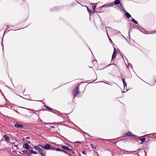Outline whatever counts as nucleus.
Wrapping results in <instances>:
<instances>
[{"instance_id":"f257e3e1","label":"nucleus","mask_w":156,"mask_h":156,"mask_svg":"<svg viewBox=\"0 0 156 156\" xmlns=\"http://www.w3.org/2000/svg\"><path fill=\"white\" fill-rule=\"evenodd\" d=\"M80 84H79L72 91V93L73 95L74 96V98L76 96V95L79 93V86Z\"/></svg>"},{"instance_id":"f03ea898","label":"nucleus","mask_w":156,"mask_h":156,"mask_svg":"<svg viewBox=\"0 0 156 156\" xmlns=\"http://www.w3.org/2000/svg\"><path fill=\"white\" fill-rule=\"evenodd\" d=\"M126 136H132L133 137H137V136L133 134L130 131H128L126 133Z\"/></svg>"},{"instance_id":"7ed1b4c3","label":"nucleus","mask_w":156,"mask_h":156,"mask_svg":"<svg viewBox=\"0 0 156 156\" xmlns=\"http://www.w3.org/2000/svg\"><path fill=\"white\" fill-rule=\"evenodd\" d=\"M43 148H44L47 150H50L51 147V145L50 144H45L43 147Z\"/></svg>"},{"instance_id":"20e7f679","label":"nucleus","mask_w":156,"mask_h":156,"mask_svg":"<svg viewBox=\"0 0 156 156\" xmlns=\"http://www.w3.org/2000/svg\"><path fill=\"white\" fill-rule=\"evenodd\" d=\"M139 137L138 136L137 137H136L135 138L136 140H139L140 141L142 142L140 143L141 144H142L146 140V138H139Z\"/></svg>"},{"instance_id":"39448f33","label":"nucleus","mask_w":156,"mask_h":156,"mask_svg":"<svg viewBox=\"0 0 156 156\" xmlns=\"http://www.w3.org/2000/svg\"><path fill=\"white\" fill-rule=\"evenodd\" d=\"M109 7V6H108V4H105L103 5H102V6H101V7H99V8H98V9H99V11H97V12H99V11H100L101 10V9H102V8H103V7H105V8H107V7Z\"/></svg>"},{"instance_id":"423d86ee","label":"nucleus","mask_w":156,"mask_h":156,"mask_svg":"<svg viewBox=\"0 0 156 156\" xmlns=\"http://www.w3.org/2000/svg\"><path fill=\"white\" fill-rule=\"evenodd\" d=\"M61 147H62L63 149H64V150H67L69 151H72L73 150L72 149H71L69 148V147L61 145Z\"/></svg>"},{"instance_id":"0eeeda50","label":"nucleus","mask_w":156,"mask_h":156,"mask_svg":"<svg viewBox=\"0 0 156 156\" xmlns=\"http://www.w3.org/2000/svg\"><path fill=\"white\" fill-rule=\"evenodd\" d=\"M22 151L26 156H30V155L29 152L27 150Z\"/></svg>"},{"instance_id":"6e6552de","label":"nucleus","mask_w":156,"mask_h":156,"mask_svg":"<svg viewBox=\"0 0 156 156\" xmlns=\"http://www.w3.org/2000/svg\"><path fill=\"white\" fill-rule=\"evenodd\" d=\"M137 29L139 30L142 32H144V31H145V30L140 25H139L138 27H137Z\"/></svg>"},{"instance_id":"1a4fd4ad","label":"nucleus","mask_w":156,"mask_h":156,"mask_svg":"<svg viewBox=\"0 0 156 156\" xmlns=\"http://www.w3.org/2000/svg\"><path fill=\"white\" fill-rule=\"evenodd\" d=\"M4 138L5 139V141H7L9 142V140H10V139L5 134L4 135Z\"/></svg>"},{"instance_id":"9d476101","label":"nucleus","mask_w":156,"mask_h":156,"mask_svg":"<svg viewBox=\"0 0 156 156\" xmlns=\"http://www.w3.org/2000/svg\"><path fill=\"white\" fill-rule=\"evenodd\" d=\"M14 126L17 128H22L23 127V126L22 124L16 123L14 125Z\"/></svg>"},{"instance_id":"9b49d317","label":"nucleus","mask_w":156,"mask_h":156,"mask_svg":"<svg viewBox=\"0 0 156 156\" xmlns=\"http://www.w3.org/2000/svg\"><path fill=\"white\" fill-rule=\"evenodd\" d=\"M125 15L126 17L128 19H129V18L131 17V15L126 11L125 12Z\"/></svg>"},{"instance_id":"f8f14e48","label":"nucleus","mask_w":156,"mask_h":156,"mask_svg":"<svg viewBox=\"0 0 156 156\" xmlns=\"http://www.w3.org/2000/svg\"><path fill=\"white\" fill-rule=\"evenodd\" d=\"M23 146H24L25 148L27 149H28L30 148V147H31L27 143L24 144L23 145Z\"/></svg>"},{"instance_id":"ddd939ff","label":"nucleus","mask_w":156,"mask_h":156,"mask_svg":"<svg viewBox=\"0 0 156 156\" xmlns=\"http://www.w3.org/2000/svg\"><path fill=\"white\" fill-rule=\"evenodd\" d=\"M116 55L117 54H115V53H113L112 56L111 61H112L115 60L116 57Z\"/></svg>"},{"instance_id":"4468645a","label":"nucleus","mask_w":156,"mask_h":156,"mask_svg":"<svg viewBox=\"0 0 156 156\" xmlns=\"http://www.w3.org/2000/svg\"><path fill=\"white\" fill-rule=\"evenodd\" d=\"M147 32V31H146V30H145V31H144V32H143V33L145 34H152L154 33H156V31H152V32H149L150 33H146V32Z\"/></svg>"},{"instance_id":"2eb2a0df","label":"nucleus","mask_w":156,"mask_h":156,"mask_svg":"<svg viewBox=\"0 0 156 156\" xmlns=\"http://www.w3.org/2000/svg\"><path fill=\"white\" fill-rule=\"evenodd\" d=\"M118 8L122 12H125L126 10L123 8V7H120L119 6H118Z\"/></svg>"},{"instance_id":"dca6fc26","label":"nucleus","mask_w":156,"mask_h":156,"mask_svg":"<svg viewBox=\"0 0 156 156\" xmlns=\"http://www.w3.org/2000/svg\"><path fill=\"white\" fill-rule=\"evenodd\" d=\"M114 2L116 5H119L120 3L119 0H115L114 1Z\"/></svg>"},{"instance_id":"f3484780","label":"nucleus","mask_w":156,"mask_h":156,"mask_svg":"<svg viewBox=\"0 0 156 156\" xmlns=\"http://www.w3.org/2000/svg\"><path fill=\"white\" fill-rule=\"evenodd\" d=\"M131 21L132 22L134 23L135 24H138V22L136 21L134 19L132 18Z\"/></svg>"},{"instance_id":"a211bd4d","label":"nucleus","mask_w":156,"mask_h":156,"mask_svg":"<svg viewBox=\"0 0 156 156\" xmlns=\"http://www.w3.org/2000/svg\"><path fill=\"white\" fill-rule=\"evenodd\" d=\"M87 11L89 13L90 15H91V14L93 13L87 7Z\"/></svg>"},{"instance_id":"6ab92c4d","label":"nucleus","mask_w":156,"mask_h":156,"mask_svg":"<svg viewBox=\"0 0 156 156\" xmlns=\"http://www.w3.org/2000/svg\"><path fill=\"white\" fill-rule=\"evenodd\" d=\"M44 103V107H45V108L48 109H49V110H52V109L51 108H50V107H49L48 106L46 105H45V103Z\"/></svg>"},{"instance_id":"aec40b11","label":"nucleus","mask_w":156,"mask_h":156,"mask_svg":"<svg viewBox=\"0 0 156 156\" xmlns=\"http://www.w3.org/2000/svg\"><path fill=\"white\" fill-rule=\"evenodd\" d=\"M34 148L36 150H37V151H38V149H39V148L40 147H38V146H34Z\"/></svg>"},{"instance_id":"412c9836","label":"nucleus","mask_w":156,"mask_h":156,"mask_svg":"<svg viewBox=\"0 0 156 156\" xmlns=\"http://www.w3.org/2000/svg\"><path fill=\"white\" fill-rule=\"evenodd\" d=\"M108 4L109 7H112L114 5H115L114 2H113V3H112L110 4Z\"/></svg>"},{"instance_id":"4be33fe9","label":"nucleus","mask_w":156,"mask_h":156,"mask_svg":"<svg viewBox=\"0 0 156 156\" xmlns=\"http://www.w3.org/2000/svg\"><path fill=\"white\" fill-rule=\"evenodd\" d=\"M90 146H91V147L93 149H96L95 147L93 144H90Z\"/></svg>"},{"instance_id":"5701e85b","label":"nucleus","mask_w":156,"mask_h":156,"mask_svg":"<svg viewBox=\"0 0 156 156\" xmlns=\"http://www.w3.org/2000/svg\"><path fill=\"white\" fill-rule=\"evenodd\" d=\"M56 151H62V149L61 148H56Z\"/></svg>"},{"instance_id":"b1692460","label":"nucleus","mask_w":156,"mask_h":156,"mask_svg":"<svg viewBox=\"0 0 156 156\" xmlns=\"http://www.w3.org/2000/svg\"><path fill=\"white\" fill-rule=\"evenodd\" d=\"M106 33H107V35H108V38H109V40H110V41L112 43V40H111V39L109 37V36H108V31H107V29H106Z\"/></svg>"},{"instance_id":"393cba45","label":"nucleus","mask_w":156,"mask_h":156,"mask_svg":"<svg viewBox=\"0 0 156 156\" xmlns=\"http://www.w3.org/2000/svg\"><path fill=\"white\" fill-rule=\"evenodd\" d=\"M21 108H24V109H27L28 110H30V111H34V110H32V109H30V108H24V107H21Z\"/></svg>"},{"instance_id":"a878e982","label":"nucleus","mask_w":156,"mask_h":156,"mask_svg":"<svg viewBox=\"0 0 156 156\" xmlns=\"http://www.w3.org/2000/svg\"><path fill=\"white\" fill-rule=\"evenodd\" d=\"M34 152V151L32 150L29 151V153L30 154H33Z\"/></svg>"},{"instance_id":"bb28decb","label":"nucleus","mask_w":156,"mask_h":156,"mask_svg":"<svg viewBox=\"0 0 156 156\" xmlns=\"http://www.w3.org/2000/svg\"><path fill=\"white\" fill-rule=\"evenodd\" d=\"M92 9L94 11L95 9V8H96V6L95 5H93L92 6Z\"/></svg>"},{"instance_id":"cd10ccee","label":"nucleus","mask_w":156,"mask_h":156,"mask_svg":"<svg viewBox=\"0 0 156 156\" xmlns=\"http://www.w3.org/2000/svg\"><path fill=\"white\" fill-rule=\"evenodd\" d=\"M113 47H114V52L113 53H115V54H117V52L116 51V48L114 46H113Z\"/></svg>"},{"instance_id":"c85d7f7f","label":"nucleus","mask_w":156,"mask_h":156,"mask_svg":"<svg viewBox=\"0 0 156 156\" xmlns=\"http://www.w3.org/2000/svg\"><path fill=\"white\" fill-rule=\"evenodd\" d=\"M128 67L129 68H132V67H133V66H132V65H131V64L129 63V64H128Z\"/></svg>"},{"instance_id":"c756f323","label":"nucleus","mask_w":156,"mask_h":156,"mask_svg":"<svg viewBox=\"0 0 156 156\" xmlns=\"http://www.w3.org/2000/svg\"><path fill=\"white\" fill-rule=\"evenodd\" d=\"M39 149H38V151H38L40 153L41 152H43L42 151V150L41 148H40Z\"/></svg>"},{"instance_id":"7c9ffc66","label":"nucleus","mask_w":156,"mask_h":156,"mask_svg":"<svg viewBox=\"0 0 156 156\" xmlns=\"http://www.w3.org/2000/svg\"><path fill=\"white\" fill-rule=\"evenodd\" d=\"M39 149H38V151H38L40 153L41 152H43L42 151V150L41 148H40Z\"/></svg>"},{"instance_id":"2f4dec72","label":"nucleus","mask_w":156,"mask_h":156,"mask_svg":"<svg viewBox=\"0 0 156 156\" xmlns=\"http://www.w3.org/2000/svg\"><path fill=\"white\" fill-rule=\"evenodd\" d=\"M82 153L85 155H87V153L85 151H82Z\"/></svg>"},{"instance_id":"473e14b6","label":"nucleus","mask_w":156,"mask_h":156,"mask_svg":"<svg viewBox=\"0 0 156 156\" xmlns=\"http://www.w3.org/2000/svg\"><path fill=\"white\" fill-rule=\"evenodd\" d=\"M56 147H51V148L50 149H51V150H56Z\"/></svg>"},{"instance_id":"72a5a7b5","label":"nucleus","mask_w":156,"mask_h":156,"mask_svg":"<svg viewBox=\"0 0 156 156\" xmlns=\"http://www.w3.org/2000/svg\"><path fill=\"white\" fill-rule=\"evenodd\" d=\"M127 85V83L126 82L125 83L123 84L124 87V88H125V87H126V88Z\"/></svg>"},{"instance_id":"f704fd0d","label":"nucleus","mask_w":156,"mask_h":156,"mask_svg":"<svg viewBox=\"0 0 156 156\" xmlns=\"http://www.w3.org/2000/svg\"><path fill=\"white\" fill-rule=\"evenodd\" d=\"M156 134V133H151V134ZM150 135V134H148L145 135L143 136V137H146V136L147 135Z\"/></svg>"},{"instance_id":"c9c22d12","label":"nucleus","mask_w":156,"mask_h":156,"mask_svg":"<svg viewBox=\"0 0 156 156\" xmlns=\"http://www.w3.org/2000/svg\"><path fill=\"white\" fill-rule=\"evenodd\" d=\"M129 154H134L135 153V151H129Z\"/></svg>"},{"instance_id":"e433bc0d","label":"nucleus","mask_w":156,"mask_h":156,"mask_svg":"<svg viewBox=\"0 0 156 156\" xmlns=\"http://www.w3.org/2000/svg\"><path fill=\"white\" fill-rule=\"evenodd\" d=\"M143 153H144L146 154V152L144 150H143L141 151ZM139 156H140V155ZM146 156V155L145 156Z\"/></svg>"},{"instance_id":"4c0bfd02","label":"nucleus","mask_w":156,"mask_h":156,"mask_svg":"<svg viewBox=\"0 0 156 156\" xmlns=\"http://www.w3.org/2000/svg\"><path fill=\"white\" fill-rule=\"evenodd\" d=\"M134 154H137V155L138 156H139V155H140L139 154V153L138 152H136L135 151V153H134Z\"/></svg>"},{"instance_id":"58836bf2","label":"nucleus","mask_w":156,"mask_h":156,"mask_svg":"<svg viewBox=\"0 0 156 156\" xmlns=\"http://www.w3.org/2000/svg\"><path fill=\"white\" fill-rule=\"evenodd\" d=\"M49 126L51 128H52V129H54V128H56L55 127H54V126Z\"/></svg>"},{"instance_id":"ea45409f","label":"nucleus","mask_w":156,"mask_h":156,"mask_svg":"<svg viewBox=\"0 0 156 156\" xmlns=\"http://www.w3.org/2000/svg\"><path fill=\"white\" fill-rule=\"evenodd\" d=\"M65 154H67V152L63 150H62V151Z\"/></svg>"},{"instance_id":"a19ab883","label":"nucleus","mask_w":156,"mask_h":156,"mask_svg":"<svg viewBox=\"0 0 156 156\" xmlns=\"http://www.w3.org/2000/svg\"><path fill=\"white\" fill-rule=\"evenodd\" d=\"M40 153L41 156H44V155L42 152Z\"/></svg>"},{"instance_id":"79ce46f5","label":"nucleus","mask_w":156,"mask_h":156,"mask_svg":"<svg viewBox=\"0 0 156 156\" xmlns=\"http://www.w3.org/2000/svg\"><path fill=\"white\" fill-rule=\"evenodd\" d=\"M44 125H46V124H52V123H44Z\"/></svg>"},{"instance_id":"37998d69","label":"nucleus","mask_w":156,"mask_h":156,"mask_svg":"<svg viewBox=\"0 0 156 156\" xmlns=\"http://www.w3.org/2000/svg\"><path fill=\"white\" fill-rule=\"evenodd\" d=\"M122 80L123 82V84H124V83H125L126 82L124 79H122Z\"/></svg>"},{"instance_id":"c03bdc74","label":"nucleus","mask_w":156,"mask_h":156,"mask_svg":"<svg viewBox=\"0 0 156 156\" xmlns=\"http://www.w3.org/2000/svg\"><path fill=\"white\" fill-rule=\"evenodd\" d=\"M26 141L27 142V144H30V143H31V142L30 141L26 140Z\"/></svg>"},{"instance_id":"a18cd8bd","label":"nucleus","mask_w":156,"mask_h":156,"mask_svg":"<svg viewBox=\"0 0 156 156\" xmlns=\"http://www.w3.org/2000/svg\"><path fill=\"white\" fill-rule=\"evenodd\" d=\"M38 146H39V147H41V148H43V147H44V146H42L40 144H39V145H38Z\"/></svg>"},{"instance_id":"49530a36","label":"nucleus","mask_w":156,"mask_h":156,"mask_svg":"<svg viewBox=\"0 0 156 156\" xmlns=\"http://www.w3.org/2000/svg\"><path fill=\"white\" fill-rule=\"evenodd\" d=\"M65 144L67 146H69V144L68 143H65Z\"/></svg>"},{"instance_id":"de8ad7c7","label":"nucleus","mask_w":156,"mask_h":156,"mask_svg":"<svg viewBox=\"0 0 156 156\" xmlns=\"http://www.w3.org/2000/svg\"><path fill=\"white\" fill-rule=\"evenodd\" d=\"M103 140H104L106 141L107 142H108V141H109L110 140V139H108V140H106V139H103Z\"/></svg>"},{"instance_id":"09e8293b","label":"nucleus","mask_w":156,"mask_h":156,"mask_svg":"<svg viewBox=\"0 0 156 156\" xmlns=\"http://www.w3.org/2000/svg\"><path fill=\"white\" fill-rule=\"evenodd\" d=\"M30 138V137L29 136H27L26 137V139L27 140H29Z\"/></svg>"},{"instance_id":"8fccbe9b","label":"nucleus","mask_w":156,"mask_h":156,"mask_svg":"<svg viewBox=\"0 0 156 156\" xmlns=\"http://www.w3.org/2000/svg\"><path fill=\"white\" fill-rule=\"evenodd\" d=\"M13 27V26H9V27H8L7 28V29H6V30H7L8 29H9V28H10V27Z\"/></svg>"},{"instance_id":"3c124183","label":"nucleus","mask_w":156,"mask_h":156,"mask_svg":"<svg viewBox=\"0 0 156 156\" xmlns=\"http://www.w3.org/2000/svg\"><path fill=\"white\" fill-rule=\"evenodd\" d=\"M119 5H120V6H119L120 7H123V5L122 4L120 3V4Z\"/></svg>"},{"instance_id":"603ef678","label":"nucleus","mask_w":156,"mask_h":156,"mask_svg":"<svg viewBox=\"0 0 156 156\" xmlns=\"http://www.w3.org/2000/svg\"><path fill=\"white\" fill-rule=\"evenodd\" d=\"M75 143H78L79 144H81V142H80L79 141H76L75 142Z\"/></svg>"},{"instance_id":"864d4df0","label":"nucleus","mask_w":156,"mask_h":156,"mask_svg":"<svg viewBox=\"0 0 156 156\" xmlns=\"http://www.w3.org/2000/svg\"><path fill=\"white\" fill-rule=\"evenodd\" d=\"M37 154V152L36 151H34V152H33V154Z\"/></svg>"},{"instance_id":"5fc2aeb1","label":"nucleus","mask_w":156,"mask_h":156,"mask_svg":"<svg viewBox=\"0 0 156 156\" xmlns=\"http://www.w3.org/2000/svg\"><path fill=\"white\" fill-rule=\"evenodd\" d=\"M26 96L27 97V98H28V97H29L30 96L28 94V95H26Z\"/></svg>"},{"instance_id":"6e6d98bb","label":"nucleus","mask_w":156,"mask_h":156,"mask_svg":"<svg viewBox=\"0 0 156 156\" xmlns=\"http://www.w3.org/2000/svg\"><path fill=\"white\" fill-rule=\"evenodd\" d=\"M9 142V143H10V144H15L14 142Z\"/></svg>"},{"instance_id":"4d7b16f0","label":"nucleus","mask_w":156,"mask_h":156,"mask_svg":"<svg viewBox=\"0 0 156 156\" xmlns=\"http://www.w3.org/2000/svg\"><path fill=\"white\" fill-rule=\"evenodd\" d=\"M130 31H131V30L130 29V30H129V36H130V34H130Z\"/></svg>"},{"instance_id":"13d9d810","label":"nucleus","mask_w":156,"mask_h":156,"mask_svg":"<svg viewBox=\"0 0 156 156\" xmlns=\"http://www.w3.org/2000/svg\"><path fill=\"white\" fill-rule=\"evenodd\" d=\"M130 31H131V30L130 29V30H129V36H130V34H130Z\"/></svg>"},{"instance_id":"bf43d9fd","label":"nucleus","mask_w":156,"mask_h":156,"mask_svg":"<svg viewBox=\"0 0 156 156\" xmlns=\"http://www.w3.org/2000/svg\"><path fill=\"white\" fill-rule=\"evenodd\" d=\"M0 92L1 93H2V94L3 96V95H3V93H2V91H1V90H0Z\"/></svg>"},{"instance_id":"052dcab7","label":"nucleus","mask_w":156,"mask_h":156,"mask_svg":"<svg viewBox=\"0 0 156 156\" xmlns=\"http://www.w3.org/2000/svg\"><path fill=\"white\" fill-rule=\"evenodd\" d=\"M2 46L3 47L2 50H3V46L2 43Z\"/></svg>"},{"instance_id":"680f3d73","label":"nucleus","mask_w":156,"mask_h":156,"mask_svg":"<svg viewBox=\"0 0 156 156\" xmlns=\"http://www.w3.org/2000/svg\"><path fill=\"white\" fill-rule=\"evenodd\" d=\"M125 151L126 152H129V151Z\"/></svg>"},{"instance_id":"e2e57ef3","label":"nucleus","mask_w":156,"mask_h":156,"mask_svg":"<svg viewBox=\"0 0 156 156\" xmlns=\"http://www.w3.org/2000/svg\"><path fill=\"white\" fill-rule=\"evenodd\" d=\"M14 147H17V146L15 145H14Z\"/></svg>"},{"instance_id":"0e129e2a","label":"nucleus","mask_w":156,"mask_h":156,"mask_svg":"<svg viewBox=\"0 0 156 156\" xmlns=\"http://www.w3.org/2000/svg\"><path fill=\"white\" fill-rule=\"evenodd\" d=\"M106 28H111V27H106Z\"/></svg>"},{"instance_id":"69168bd1","label":"nucleus","mask_w":156,"mask_h":156,"mask_svg":"<svg viewBox=\"0 0 156 156\" xmlns=\"http://www.w3.org/2000/svg\"><path fill=\"white\" fill-rule=\"evenodd\" d=\"M17 113H19V112L17 111H15Z\"/></svg>"},{"instance_id":"338daca9","label":"nucleus","mask_w":156,"mask_h":156,"mask_svg":"<svg viewBox=\"0 0 156 156\" xmlns=\"http://www.w3.org/2000/svg\"><path fill=\"white\" fill-rule=\"evenodd\" d=\"M69 147H72V146L71 145H69Z\"/></svg>"},{"instance_id":"774afa93","label":"nucleus","mask_w":156,"mask_h":156,"mask_svg":"<svg viewBox=\"0 0 156 156\" xmlns=\"http://www.w3.org/2000/svg\"><path fill=\"white\" fill-rule=\"evenodd\" d=\"M110 65H111V64H109V65L108 66H107V67L108 66H110Z\"/></svg>"}]
</instances>
